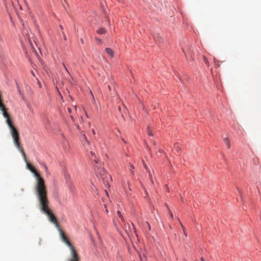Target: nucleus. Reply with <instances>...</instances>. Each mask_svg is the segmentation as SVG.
<instances>
[{
  "mask_svg": "<svg viewBox=\"0 0 261 261\" xmlns=\"http://www.w3.org/2000/svg\"><path fill=\"white\" fill-rule=\"evenodd\" d=\"M24 161L27 162L28 168L34 174V176L37 179L35 190L39 201L40 210L43 213L47 216L49 220L55 225L60 232L62 241L65 242V234L64 231L60 228L59 224L58 223L56 217L48 207L47 190L44 181L40 174L37 172L34 167L29 163L27 160Z\"/></svg>",
  "mask_w": 261,
  "mask_h": 261,
  "instance_id": "1",
  "label": "nucleus"
},
{
  "mask_svg": "<svg viewBox=\"0 0 261 261\" xmlns=\"http://www.w3.org/2000/svg\"><path fill=\"white\" fill-rule=\"evenodd\" d=\"M94 168L96 175L102 180L104 185H108V179L111 178V175L101 167V164L98 163L97 159H94Z\"/></svg>",
  "mask_w": 261,
  "mask_h": 261,
  "instance_id": "2",
  "label": "nucleus"
},
{
  "mask_svg": "<svg viewBox=\"0 0 261 261\" xmlns=\"http://www.w3.org/2000/svg\"><path fill=\"white\" fill-rule=\"evenodd\" d=\"M12 137L13 138V143L17 149L20 152L23 156L24 160H26V156L25 152L21 147L19 134L16 128L13 125L9 127Z\"/></svg>",
  "mask_w": 261,
  "mask_h": 261,
  "instance_id": "3",
  "label": "nucleus"
},
{
  "mask_svg": "<svg viewBox=\"0 0 261 261\" xmlns=\"http://www.w3.org/2000/svg\"><path fill=\"white\" fill-rule=\"evenodd\" d=\"M66 246L69 250V257L68 261H80V257L78 254L73 245L70 242L66 237Z\"/></svg>",
  "mask_w": 261,
  "mask_h": 261,
  "instance_id": "4",
  "label": "nucleus"
},
{
  "mask_svg": "<svg viewBox=\"0 0 261 261\" xmlns=\"http://www.w3.org/2000/svg\"><path fill=\"white\" fill-rule=\"evenodd\" d=\"M8 109H6L4 110L1 111L3 113V116L6 118V122L8 124V126H10L11 125H13V122L11 119V117L9 113L7 112Z\"/></svg>",
  "mask_w": 261,
  "mask_h": 261,
  "instance_id": "5",
  "label": "nucleus"
},
{
  "mask_svg": "<svg viewBox=\"0 0 261 261\" xmlns=\"http://www.w3.org/2000/svg\"><path fill=\"white\" fill-rule=\"evenodd\" d=\"M68 187L70 192L72 194H74L75 192V188L72 182V180L70 179V177H69L68 178Z\"/></svg>",
  "mask_w": 261,
  "mask_h": 261,
  "instance_id": "6",
  "label": "nucleus"
},
{
  "mask_svg": "<svg viewBox=\"0 0 261 261\" xmlns=\"http://www.w3.org/2000/svg\"><path fill=\"white\" fill-rule=\"evenodd\" d=\"M68 110L69 113L71 114L70 117L72 119V121H74V118L73 117V115L75 113H76V106L75 105L72 108H68Z\"/></svg>",
  "mask_w": 261,
  "mask_h": 261,
  "instance_id": "7",
  "label": "nucleus"
},
{
  "mask_svg": "<svg viewBox=\"0 0 261 261\" xmlns=\"http://www.w3.org/2000/svg\"><path fill=\"white\" fill-rule=\"evenodd\" d=\"M89 156L91 161H93V165L95 164L94 159H97L98 160V159L96 158L95 153L93 152V151H90Z\"/></svg>",
  "mask_w": 261,
  "mask_h": 261,
  "instance_id": "8",
  "label": "nucleus"
},
{
  "mask_svg": "<svg viewBox=\"0 0 261 261\" xmlns=\"http://www.w3.org/2000/svg\"><path fill=\"white\" fill-rule=\"evenodd\" d=\"M106 53L111 56V58L113 57V51L110 48H106L105 49Z\"/></svg>",
  "mask_w": 261,
  "mask_h": 261,
  "instance_id": "9",
  "label": "nucleus"
},
{
  "mask_svg": "<svg viewBox=\"0 0 261 261\" xmlns=\"http://www.w3.org/2000/svg\"><path fill=\"white\" fill-rule=\"evenodd\" d=\"M97 33L99 34H104L106 33V30L104 28H100L97 31Z\"/></svg>",
  "mask_w": 261,
  "mask_h": 261,
  "instance_id": "10",
  "label": "nucleus"
},
{
  "mask_svg": "<svg viewBox=\"0 0 261 261\" xmlns=\"http://www.w3.org/2000/svg\"><path fill=\"white\" fill-rule=\"evenodd\" d=\"M7 108H6L5 105L3 103V101L2 100H0V110L1 111H3V110H4L5 109H6Z\"/></svg>",
  "mask_w": 261,
  "mask_h": 261,
  "instance_id": "11",
  "label": "nucleus"
},
{
  "mask_svg": "<svg viewBox=\"0 0 261 261\" xmlns=\"http://www.w3.org/2000/svg\"><path fill=\"white\" fill-rule=\"evenodd\" d=\"M7 108H6L5 105L3 103V101L2 100H0V110L1 111H3V110H4L5 109H6Z\"/></svg>",
  "mask_w": 261,
  "mask_h": 261,
  "instance_id": "12",
  "label": "nucleus"
},
{
  "mask_svg": "<svg viewBox=\"0 0 261 261\" xmlns=\"http://www.w3.org/2000/svg\"><path fill=\"white\" fill-rule=\"evenodd\" d=\"M224 141L226 143V144H227V147L228 148H230V142L228 140V139L227 138H224Z\"/></svg>",
  "mask_w": 261,
  "mask_h": 261,
  "instance_id": "13",
  "label": "nucleus"
},
{
  "mask_svg": "<svg viewBox=\"0 0 261 261\" xmlns=\"http://www.w3.org/2000/svg\"><path fill=\"white\" fill-rule=\"evenodd\" d=\"M117 215L118 216V217L122 221H124V219H123V217L122 215V214H121L120 212L119 211H117Z\"/></svg>",
  "mask_w": 261,
  "mask_h": 261,
  "instance_id": "14",
  "label": "nucleus"
},
{
  "mask_svg": "<svg viewBox=\"0 0 261 261\" xmlns=\"http://www.w3.org/2000/svg\"><path fill=\"white\" fill-rule=\"evenodd\" d=\"M95 40H96V41L97 42V43H99V44H102V41L101 39L98 38L96 37H95Z\"/></svg>",
  "mask_w": 261,
  "mask_h": 261,
  "instance_id": "15",
  "label": "nucleus"
},
{
  "mask_svg": "<svg viewBox=\"0 0 261 261\" xmlns=\"http://www.w3.org/2000/svg\"><path fill=\"white\" fill-rule=\"evenodd\" d=\"M147 134L149 136H153V134L152 133L151 130H150L149 127H147Z\"/></svg>",
  "mask_w": 261,
  "mask_h": 261,
  "instance_id": "16",
  "label": "nucleus"
},
{
  "mask_svg": "<svg viewBox=\"0 0 261 261\" xmlns=\"http://www.w3.org/2000/svg\"><path fill=\"white\" fill-rule=\"evenodd\" d=\"M203 59H204V63L207 65V66H209V63L208 62L207 59L205 57H203Z\"/></svg>",
  "mask_w": 261,
  "mask_h": 261,
  "instance_id": "17",
  "label": "nucleus"
},
{
  "mask_svg": "<svg viewBox=\"0 0 261 261\" xmlns=\"http://www.w3.org/2000/svg\"><path fill=\"white\" fill-rule=\"evenodd\" d=\"M167 208H168V211H169V214H170V215L171 217L173 219V215L172 213L171 212V210L169 209V208L168 207V206H167Z\"/></svg>",
  "mask_w": 261,
  "mask_h": 261,
  "instance_id": "18",
  "label": "nucleus"
},
{
  "mask_svg": "<svg viewBox=\"0 0 261 261\" xmlns=\"http://www.w3.org/2000/svg\"><path fill=\"white\" fill-rule=\"evenodd\" d=\"M28 42H29V44H30V46H31V47H32V48H34V47H33V45L32 42H31V40H30V39L29 38H28Z\"/></svg>",
  "mask_w": 261,
  "mask_h": 261,
  "instance_id": "19",
  "label": "nucleus"
},
{
  "mask_svg": "<svg viewBox=\"0 0 261 261\" xmlns=\"http://www.w3.org/2000/svg\"><path fill=\"white\" fill-rule=\"evenodd\" d=\"M44 169H45V171H46V172H47V171H48V169H47V166H46L45 165H44Z\"/></svg>",
  "mask_w": 261,
  "mask_h": 261,
  "instance_id": "20",
  "label": "nucleus"
},
{
  "mask_svg": "<svg viewBox=\"0 0 261 261\" xmlns=\"http://www.w3.org/2000/svg\"><path fill=\"white\" fill-rule=\"evenodd\" d=\"M181 227H182V229H183L184 231H185V227H184V226L182 225V224H181Z\"/></svg>",
  "mask_w": 261,
  "mask_h": 261,
  "instance_id": "21",
  "label": "nucleus"
},
{
  "mask_svg": "<svg viewBox=\"0 0 261 261\" xmlns=\"http://www.w3.org/2000/svg\"><path fill=\"white\" fill-rule=\"evenodd\" d=\"M60 28H61V30H63V27L62 25H60Z\"/></svg>",
  "mask_w": 261,
  "mask_h": 261,
  "instance_id": "22",
  "label": "nucleus"
},
{
  "mask_svg": "<svg viewBox=\"0 0 261 261\" xmlns=\"http://www.w3.org/2000/svg\"><path fill=\"white\" fill-rule=\"evenodd\" d=\"M130 168L134 169V167L133 165H130Z\"/></svg>",
  "mask_w": 261,
  "mask_h": 261,
  "instance_id": "23",
  "label": "nucleus"
},
{
  "mask_svg": "<svg viewBox=\"0 0 261 261\" xmlns=\"http://www.w3.org/2000/svg\"><path fill=\"white\" fill-rule=\"evenodd\" d=\"M66 71L67 72V73L69 74V75L70 76V75L69 73L68 72V71H67V69H66Z\"/></svg>",
  "mask_w": 261,
  "mask_h": 261,
  "instance_id": "24",
  "label": "nucleus"
},
{
  "mask_svg": "<svg viewBox=\"0 0 261 261\" xmlns=\"http://www.w3.org/2000/svg\"><path fill=\"white\" fill-rule=\"evenodd\" d=\"M201 261H204V259L203 257H201Z\"/></svg>",
  "mask_w": 261,
  "mask_h": 261,
  "instance_id": "25",
  "label": "nucleus"
},
{
  "mask_svg": "<svg viewBox=\"0 0 261 261\" xmlns=\"http://www.w3.org/2000/svg\"><path fill=\"white\" fill-rule=\"evenodd\" d=\"M148 173H149V175L150 178H151V175H150V172H149V171H148Z\"/></svg>",
  "mask_w": 261,
  "mask_h": 261,
  "instance_id": "26",
  "label": "nucleus"
},
{
  "mask_svg": "<svg viewBox=\"0 0 261 261\" xmlns=\"http://www.w3.org/2000/svg\"><path fill=\"white\" fill-rule=\"evenodd\" d=\"M132 226H133V228L135 229V227H134V224L133 223H132Z\"/></svg>",
  "mask_w": 261,
  "mask_h": 261,
  "instance_id": "27",
  "label": "nucleus"
},
{
  "mask_svg": "<svg viewBox=\"0 0 261 261\" xmlns=\"http://www.w3.org/2000/svg\"><path fill=\"white\" fill-rule=\"evenodd\" d=\"M108 87H109V89H110V90H111V87H110V86H108Z\"/></svg>",
  "mask_w": 261,
  "mask_h": 261,
  "instance_id": "28",
  "label": "nucleus"
},
{
  "mask_svg": "<svg viewBox=\"0 0 261 261\" xmlns=\"http://www.w3.org/2000/svg\"><path fill=\"white\" fill-rule=\"evenodd\" d=\"M153 144L154 145H155V143L154 141L153 142Z\"/></svg>",
  "mask_w": 261,
  "mask_h": 261,
  "instance_id": "29",
  "label": "nucleus"
},
{
  "mask_svg": "<svg viewBox=\"0 0 261 261\" xmlns=\"http://www.w3.org/2000/svg\"><path fill=\"white\" fill-rule=\"evenodd\" d=\"M145 169H146V170H147V167H146V165H145Z\"/></svg>",
  "mask_w": 261,
  "mask_h": 261,
  "instance_id": "30",
  "label": "nucleus"
},
{
  "mask_svg": "<svg viewBox=\"0 0 261 261\" xmlns=\"http://www.w3.org/2000/svg\"><path fill=\"white\" fill-rule=\"evenodd\" d=\"M81 42H83V39L81 40Z\"/></svg>",
  "mask_w": 261,
  "mask_h": 261,
  "instance_id": "31",
  "label": "nucleus"
},
{
  "mask_svg": "<svg viewBox=\"0 0 261 261\" xmlns=\"http://www.w3.org/2000/svg\"><path fill=\"white\" fill-rule=\"evenodd\" d=\"M93 134H95V132L94 130H93Z\"/></svg>",
  "mask_w": 261,
  "mask_h": 261,
  "instance_id": "32",
  "label": "nucleus"
},
{
  "mask_svg": "<svg viewBox=\"0 0 261 261\" xmlns=\"http://www.w3.org/2000/svg\"><path fill=\"white\" fill-rule=\"evenodd\" d=\"M91 95H93V93L91 92ZM93 97V96H92Z\"/></svg>",
  "mask_w": 261,
  "mask_h": 261,
  "instance_id": "33",
  "label": "nucleus"
}]
</instances>
